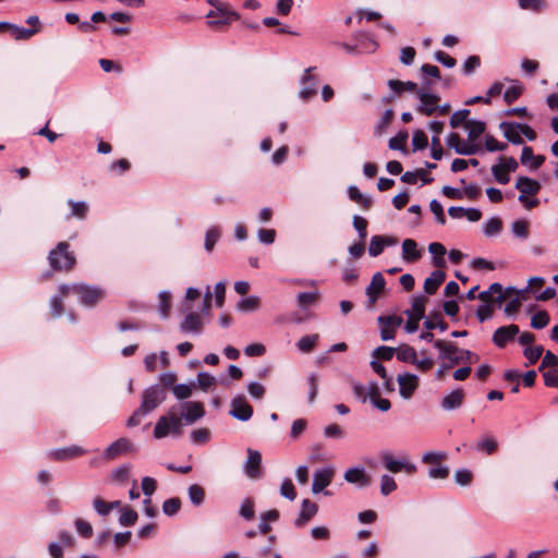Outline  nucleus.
Instances as JSON below:
<instances>
[{"mask_svg":"<svg viewBox=\"0 0 558 558\" xmlns=\"http://www.w3.org/2000/svg\"><path fill=\"white\" fill-rule=\"evenodd\" d=\"M59 290L63 295L76 294L80 303L88 307L95 306L106 296V292L101 288L85 283L62 284Z\"/></svg>","mask_w":558,"mask_h":558,"instance_id":"f257e3e1","label":"nucleus"},{"mask_svg":"<svg viewBox=\"0 0 558 558\" xmlns=\"http://www.w3.org/2000/svg\"><path fill=\"white\" fill-rule=\"evenodd\" d=\"M48 262L54 271H70L76 265L75 255L70 251V244L65 241L59 242L49 252Z\"/></svg>","mask_w":558,"mask_h":558,"instance_id":"f03ea898","label":"nucleus"},{"mask_svg":"<svg viewBox=\"0 0 558 558\" xmlns=\"http://www.w3.org/2000/svg\"><path fill=\"white\" fill-rule=\"evenodd\" d=\"M182 417L178 416L173 409L170 410L166 415H162L158 418L155 428H154V437L157 439H161L167 437L169 434L173 436H181L182 430Z\"/></svg>","mask_w":558,"mask_h":558,"instance_id":"7ed1b4c3","label":"nucleus"},{"mask_svg":"<svg viewBox=\"0 0 558 558\" xmlns=\"http://www.w3.org/2000/svg\"><path fill=\"white\" fill-rule=\"evenodd\" d=\"M434 347L439 350V359L444 361L436 372V377L441 378L446 371L460 363V357L458 356L459 348L454 343L444 340H436Z\"/></svg>","mask_w":558,"mask_h":558,"instance_id":"20e7f679","label":"nucleus"},{"mask_svg":"<svg viewBox=\"0 0 558 558\" xmlns=\"http://www.w3.org/2000/svg\"><path fill=\"white\" fill-rule=\"evenodd\" d=\"M167 398V391L165 387L159 384L147 387L142 393V410H146L149 413L157 409Z\"/></svg>","mask_w":558,"mask_h":558,"instance_id":"39448f33","label":"nucleus"},{"mask_svg":"<svg viewBox=\"0 0 558 558\" xmlns=\"http://www.w3.org/2000/svg\"><path fill=\"white\" fill-rule=\"evenodd\" d=\"M381 463L391 473L405 472L412 475L416 472L417 468L414 463L410 462L407 458L396 459L391 452H384L381 454Z\"/></svg>","mask_w":558,"mask_h":558,"instance_id":"423d86ee","label":"nucleus"},{"mask_svg":"<svg viewBox=\"0 0 558 558\" xmlns=\"http://www.w3.org/2000/svg\"><path fill=\"white\" fill-rule=\"evenodd\" d=\"M207 19H210L208 21V25L210 27H217L220 25H228L232 21H236L240 19V14L235 11H232L229 9L228 4H223L220 8L216 10H210L207 15Z\"/></svg>","mask_w":558,"mask_h":558,"instance_id":"0eeeda50","label":"nucleus"},{"mask_svg":"<svg viewBox=\"0 0 558 558\" xmlns=\"http://www.w3.org/2000/svg\"><path fill=\"white\" fill-rule=\"evenodd\" d=\"M231 409L229 414L234 418L246 422L253 415V408L246 401L244 396H236L231 400Z\"/></svg>","mask_w":558,"mask_h":558,"instance_id":"6e6552de","label":"nucleus"},{"mask_svg":"<svg viewBox=\"0 0 558 558\" xmlns=\"http://www.w3.org/2000/svg\"><path fill=\"white\" fill-rule=\"evenodd\" d=\"M378 323L380 325V338L383 341H388L395 338L396 329L402 324L400 316H379Z\"/></svg>","mask_w":558,"mask_h":558,"instance_id":"1a4fd4ad","label":"nucleus"},{"mask_svg":"<svg viewBox=\"0 0 558 558\" xmlns=\"http://www.w3.org/2000/svg\"><path fill=\"white\" fill-rule=\"evenodd\" d=\"M417 97L421 104L417 106L416 110L420 113L430 117L437 111V104L440 100L437 94L426 93L421 89L417 90Z\"/></svg>","mask_w":558,"mask_h":558,"instance_id":"9d476101","label":"nucleus"},{"mask_svg":"<svg viewBox=\"0 0 558 558\" xmlns=\"http://www.w3.org/2000/svg\"><path fill=\"white\" fill-rule=\"evenodd\" d=\"M181 408V417L184 420L185 424L189 425L194 424L205 415V409L202 402L186 401L182 403Z\"/></svg>","mask_w":558,"mask_h":558,"instance_id":"9b49d317","label":"nucleus"},{"mask_svg":"<svg viewBox=\"0 0 558 558\" xmlns=\"http://www.w3.org/2000/svg\"><path fill=\"white\" fill-rule=\"evenodd\" d=\"M447 145L453 148L457 154L464 156L473 155L480 150L478 145L465 143L461 140L460 135L454 132L448 135Z\"/></svg>","mask_w":558,"mask_h":558,"instance_id":"f8f14e48","label":"nucleus"},{"mask_svg":"<svg viewBox=\"0 0 558 558\" xmlns=\"http://www.w3.org/2000/svg\"><path fill=\"white\" fill-rule=\"evenodd\" d=\"M519 332V326L514 324L499 327L493 335V342L498 348H505Z\"/></svg>","mask_w":558,"mask_h":558,"instance_id":"ddd939ff","label":"nucleus"},{"mask_svg":"<svg viewBox=\"0 0 558 558\" xmlns=\"http://www.w3.org/2000/svg\"><path fill=\"white\" fill-rule=\"evenodd\" d=\"M244 471L251 478H259L262 476V454L259 451L248 448L247 459L244 464Z\"/></svg>","mask_w":558,"mask_h":558,"instance_id":"4468645a","label":"nucleus"},{"mask_svg":"<svg viewBox=\"0 0 558 558\" xmlns=\"http://www.w3.org/2000/svg\"><path fill=\"white\" fill-rule=\"evenodd\" d=\"M86 453V450L77 445L70 447L52 449L48 452V457L54 461H66L81 457Z\"/></svg>","mask_w":558,"mask_h":558,"instance_id":"2eb2a0df","label":"nucleus"},{"mask_svg":"<svg viewBox=\"0 0 558 558\" xmlns=\"http://www.w3.org/2000/svg\"><path fill=\"white\" fill-rule=\"evenodd\" d=\"M399 392L402 398L410 399L418 386V378L414 374L398 375Z\"/></svg>","mask_w":558,"mask_h":558,"instance_id":"dca6fc26","label":"nucleus"},{"mask_svg":"<svg viewBox=\"0 0 558 558\" xmlns=\"http://www.w3.org/2000/svg\"><path fill=\"white\" fill-rule=\"evenodd\" d=\"M335 471L331 468L318 469L314 473L312 492L318 494L330 485Z\"/></svg>","mask_w":558,"mask_h":558,"instance_id":"f3484780","label":"nucleus"},{"mask_svg":"<svg viewBox=\"0 0 558 558\" xmlns=\"http://www.w3.org/2000/svg\"><path fill=\"white\" fill-rule=\"evenodd\" d=\"M386 286V280L381 272H376L372 277V281L369 286L366 288V295L368 298V306H373L377 300L379 294L384 291Z\"/></svg>","mask_w":558,"mask_h":558,"instance_id":"a211bd4d","label":"nucleus"},{"mask_svg":"<svg viewBox=\"0 0 558 558\" xmlns=\"http://www.w3.org/2000/svg\"><path fill=\"white\" fill-rule=\"evenodd\" d=\"M464 399V390L457 388L442 398L440 405L445 411H453L462 407Z\"/></svg>","mask_w":558,"mask_h":558,"instance_id":"6ab92c4d","label":"nucleus"},{"mask_svg":"<svg viewBox=\"0 0 558 558\" xmlns=\"http://www.w3.org/2000/svg\"><path fill=\"white\" fill-rule=\"evenodd\" d=\"M314 70V68H307L305 70V74L302 77V88L300 90V97L303 100L311 99L314 95L317 93V82L314 75L311 74V72Z\"/></svg>","mask_w":558,"mask_h":558,"instance_id":"aec40b11","label":"nucleus"},{"mask_svg":"<svg viewBox=\"0 0 558 558\" xmlns=\"http://www.w3.org/2000/svg\"><path fill=\"white\" fill-rule=\"evenodd\" d=\"M397 244V240L391 236L374 235L372 236L368 245V254L373 257L379 256L386 246Z\"/></svg>","mask_w":558,"mask_h":558,"instance_id":"412c9836","label":"nucleus"},{"mask_svg":"<svg viewBox=\"0 0 558 558\" xmlns=\"http://www.w3.org/2000/svg\"><path fill=\"white\" fill-rule=\"evenodd\" d=\"M318 511L317 504L310 499H303L299 517L294 521L296 527H302L310 521Z\"/></svg>","mask_w":558,"mask_h":558,"instance_id":"4be33fe9","label":"nucleus"},{"mask_svg":"<svg viewBox=\"0 0 558 558\" xmlns=\"http://www.w3.org/2000/svg\"><path fill=\"white\" fill-rule=\"evenodd\" d=\"M132 448V442L126 438H119L113 441L106 450L105 458L107 460L114 459L116 457L128 452Z\"/></svg>","mask_w":558,"mask_h":558,"instance_id":"5701e85b","label":"nucleus"},{"mask_svg":"<svg viewBox=\"0 0 558 558\" xmlns=\"http://www.w3.org/2000/svg\"><path fill=\"white\" fill-rule=\"evenodd\" d=\"M518 122L504 121L499 124V129L502 131L504 136L508 142L513 145H521L523 138L521 137L519 128L515 126Z\"/></svg>","mask_w":558,"mask_h":558,"instance_id":"b1692460","label":"nucleus"},{"mask_svg":"<svg viewBox=\"0 0 558 558\" xmlns=\"http://www.w3.org/2000/svg\"><path fill=\"white\" fill-rule=\"evenodd\" d=\"M541 187L538 181L529 177H520L515 182V189L519 190L521 194H529L530 196L536 195Z\"/></svg>","mask_w":558,"mask_h":558,"instance_id":"393cba45","label":"nucleus"},{"mask_svg":"<svg viewBox=\"0 0 558 558\" xmlns=\"http://www.w3.org/2000/svg\"><path fill=\"white\" fill-rule=\"evenodd\" d=\"M422 257L417 243L412 239H405L402 242V258L407 263L417 262Z\"/></svg>","mask_w":558,"mask_h":558,"instance_id":"a878e982","label":"nucleus"},{"mask_svg":"<svg viewBox=\"0 0 558 558\" xmlns=\"http://www.w3.org/2000/svg\"><path fill=\"white\" fill-rule=\"evenodd\" d=\"M203 322L199 315L195 312L189 313L180 324V329L183 332H201Z\"/></svg>","mask_w":558,"mask_h":558,"instance_id":"bb28decb","label":"nucleus"},{"mask_svg":"<svg viewBox=\"0 0 558 558\" xmlns=\"http://www.w3.org/2000/svg\"><path fill=\"white\" fill-rule=\"evenodd\" d=\"M545 159L546 158L543 155H534L533 148L530 146H524L522 148V154L520 158L521 163L527 165L530 161H532L530 167L533 170H537L538 168H541L545 162Z\"/></svg>","mask_w":558,"mask_h":558,"instance_id":"cd10ccee","label":"nucleus"},{"mask_svg":"<svg viewBox=\"0 0 558 558\" xmlns=\"http://www.w3.org/2000/svg\"><path fill=\"white\" fill-rule=\"evenodd\" d=\"M446 279V274L442 270H434L432 275L426 278L424 282V290L427 294L433 295L437 292L438 288Z\"/></svg>","mask_w":558,"mask_h":558,"instance_id":"c85d7f7f","label":"nucleus"},{"mask_svg":"<svg viewBox=\"0 0 558 558\" xmlns=\"http://www.w3.org/2000/svg\"><path fill=\"white\" fill-rule=\"evenodd\" d=\"M344 480L349 483L368 485L369 478L363 468H350L344 473Z\"/></svg>","mask_w":558,"mask_h":558,"instance_id":"c756f323","label":"nucleus"},{"mask_svg":"<svg viewBox=\"0 0 558 558\" xmlns=\"http://www.w3.org/2000/svg\"><path fill=\"white\" fill-rule=\"evenodd\" d=\"M8 32L15 40H27L40 32L39 27L25 28L10 23Z\"/></svg>","mask_w":558,"mask_h":558,"instance_id":"7c9ffc66","label":"nucleus"},{"mask_svg":"<svg viewBox=\"0 0 558 558\" xmlns=\"http://www.w3.org/2000/svg\"><path fill=\"white\" fill-rule=\"evenodd\" d=\"M349 198L359 205L365 210H368L373 206V199L369 196H365L361 193L357 186L350 185L348 187Z\"/></svg>","mask_w":558,"mask_h":558,"instance_id":"2f4dec72","label":"nucleus"},{"mask_svg":"<svg viewBox=\"0 0 558 558\" xmlns=\"http://www.w3.org/2000/svg\"><path fill=\"white\" fill-rule=\"evenodd\" d=\"M68 205L71 208L69 217H75V218H78V219H82V220L87 217L89 207H88V204L86 202H83V201L75 202L73 199H69L68 201Z\"/></svg>","mask_w":558,"mask_h":558,"instance_id":"473e14b6","label":"nucleus"},{"mask_svg":"<svg viewBox=\"0 0 558 558\" xmlns=\"http://www.w3.org/2000/svg\"><path fill=\"white\" fill-rule=\"evenodd\" d=\"M465 126L469 131L468 137L471 142L477 140L486 129L485 122L478 120H468Z\"/></svg>","mask_w":558,"mask_h":558,"instance_id":"72a5a7b5","label":"nucleus"},{"mask_svg":"<svg viewBox=\"0 0 558 558\" xmlns=\"http://www.w3.org/2000/svg\"><path fill=\"white\" fill-rule=\"evenodd\" d=\"M424 327L428 330L438 328L440 331H446L448 324L442 319L440 312H435L424 322Z\"/></svg>","mask_w":558,"mask_h":558,"instance_id":"f704fd0d","label":"nucleus"},{"mask_svg":"<svg viewBox=\"0 0 558 558\" xmlns=\"http://www.w3.org/2000/svg\"><path fill=\"white\" fill-rule=\"evenodd\" d=\"M397 359L401 362L414 364L416 362V351L414 348L404 344L396 349Z\"/></svg>","mask_w":558,"mask_h":558,"instance_id":"c9c22d12","label":"nucleus"},{"mask_svg":"<svg viewBox=\"0 0 558 558\" xmlns=\"http://www.w3.org/2000/svg\"><path fill=\"white\" fill-rule=\"evenodd\" d=\"M429 253L434 256V265L442 267L445 265L444 255L446 254V247L438 242H433L428 245Z\"/></svg>","mask_w":558,"mask_h":558,"instance_id":"e433bc0d","label":"nucleus"},{"mask_svg":"<svg viewBox=\"0 0 558 558\" xmlns=\"http://www.w3.org/2000/svg\"><path fill=\"white\" fill-rule=\"evenodd\" d=\"M388 86L397 94H401L404 90L417 92V84L412 81L402 82L399 80H389Z\"/></svg>","mask_w":558,"mask_h":558,"instance_id":"4c0bfd02","label":"nucleus"},{"mask_svg":"<svg viewBox=\"0 0 558 558\" xmlns=\"http://www.w3.org/2000/svg\"><path fill=\"white\" fill-rule=\"evenodd\" d=\"M502 230V220L499 217L489 218L483 227L486 236H495Z\"/></svg>","mask_w":558,"mask_h":558,"instance_id":"58836bf2","label":"nucleus"},{"mask_svg":"<svg viewBox=\"0 0 558 558\" xmlns=\"http://www.w3.org/2000/svg\"><path fill=\"white\" fill-rule=\"evenodd\" d=\"M187 494L191 502L196 507L201 506L205 500V489L198 484L190 485Z\"/></svg>","mask_w":558,"mask_h":558,"instance_id":"ea45409f","label":"nucleus"},{"mask_svg":"<svg viewBox=\"0 0 558 558\" xmlns=\"http://www.w3.org/2000/svg\"><path fill=\"white\" fill-rule=\"evenodd\" d=\"M393 117H395L393 110L387 109L374 128L375 134L381 135L390 125Z\"/></svg>","mask_w":558,"mask_h":558,"instance_id":"a19ab883","label":"nucleus"},{"mask_svg":"<svg viewBox=\"0 0 558 558\" xmlns=\"http://www.w3.org/2000/svg\"><path fill=\"white\" fill-rule=\"evenodd\" d=\"M159 302H158V311L162 318H167L169 316V312L171 308V294L167 291H161L159 293Z\"/></svg>","mask_w":558,"mask_h":558,"instance_id":"79ce46f5","label":"nucleus"},{"mask_svg":"<svg viewBox=\"0 0 558 558\" xmlns=\"http://www.w3.org/2000/svg\"><path fill=\"white\" fill-rule=\"evenodd\" d=\"M426 298L423 295L415 296L412 302V311L407 312L408 315H413L416 319H422L425 315Z\"/></svg>","mask_w":558,"mask_h":558,"instance_id":"37998d69","label":"nucleus"},{"mask_svg":"<svg viewBox=\"0 0 558 558\" xmlns=\"http://www.w3.org/2000/svg\"><path fill=\"white\" fill-rule=\"evenodd\" d=\"M511 230L514 236L526 239L529 236V221L524 219H517L512 222Z\"/></svg>","mask_w":558,"mask_h":558,"instance_id":"c03bdc74","label":"nucleus"},{"mask_svg":"<svg viewBox=\"0 0 558 558\" xmlns=\"http://www.w3.org/2000/svg\"><path fill=\"white\" fill-rule=\"evenodd\" d=\"M120 505V501L107 502L100 497L94 499V508L100 515H107L109 512Z\"/></svg>","mask_w":558,"mask_h":558,"instance_id":"a18cd8bd","label":"nucleus"},{"mask_svg":"<svg viewBox=\"0 0 558 558\" xmlns=\"http://www.w3.org/2000/svg\"><path fill=\"white\" fill-rule=\"evenodd\" d=\"M181 509V499L179 497H172L163 501L162 511L166 515L172 517L177 514Z\"/></svg>","mask_w":558,"mask_h":558,"instance_id":"49530a36","label":"nucleus"},{"mask_svg":"<svg viewBox=\"0 0 558 558\" xmlns=\"http://www.w3.org/2000/svg\"><path fill=\"white\" fill-rule=\"evenodd\" d=\"M544 348L542 345L526 347L523 350V355L527 360V365H534L543 355Z\"/></svg>","mask_w":558,"mask_h":558,"instance_id":"de8ad7c7","label":"nucleus"},{"mask_svg":"<svg viewBox=\"0 0 558 558\" xmlns=\"http://www.w3.org/2000/svg\"><path fill=\"white\" fill-rule=\"evenodd\" d=\"M523 94V86L521 84H515L508 87L504 94V100L507 105H511L517 99H519Z\"/></svg>","mask_w":558,"mask_h":558,"instance_id":"09e8293b","label":"nucleus"},{"mask_svg":"<svg viewBox=\"0 0 558 558\" xmlns=\"http://www.w3.org/2000/svg\"><path fill=\"white\" fill-rule=\"evenodd\" d=\"M318 296L319 294L317 291L300 292L298 294V305L301 308H307L318 300Z\"/></svg>","mask_w":558,"mask_h":558,"instance_id":"8fccbe9b","label":"nucleus"},{"mask_svg":"<svg viewBox=\"0 0 558 558\" xmlns=\"http://www.w3.org/2000/svg\"><path fill=\"white\" fill-rule=\"evenodd\" d=\"M549 314L546 311H538L531 318V327L543 329L549 324Z\"/></svg>","mask_w":558,"mask_h":558,"instance_id":"3c124183","label":"nucleus"},{"mask_svg":"<svg viewBox=\"0 0 558 558\" xmlns=\"http://www.w3.org/2000/svg\"><path fill=\"white\" fill-rule=\"evenodd\" d=\"M137 512L131 508H123L119 518V522L123 526H132L137 521Z\"/></svg>","mask_w":558,"mask_h":558,"instance_id":"603ef678","label":"nucleus"},{"mask_svg":"<svg viewBox=\"0 0 558 558\" xmlns=\"http://www.w3.org/2000/svg\"><path fill=\"white\" fill-rule=\"evenodd\" d=\"M397 489V483L395 478L388 474H384L380 477V493L384 496L390 495Z\"/></svg>","mask_w":558,"mask_h":558,"instance_id":"864d4df0","label":"nucleus"},{"mask_svg":"<svg viewBox=\"0 0 558 558\" xmlns=\"http://www.w3.org/2000/svg\"><path fill=\"white\" fill-rule=\"evenodd\" d=\"M317 340L318 335L304 336L298 341L296 347L302 352H311L315 348Z\"/></svg>","mask_w":558,"mask_h":558,"instance_id":"5fc2aeb1","label":"nucleus"},{"mask_svg":"<svg viewBox=\"0 0 558 558\" xmlns=\"http://www.w3.org/2000/svg\"><path fill=\"white\" fill-rule=\"evenodd\" d=\"M407 140H408V132L407 131L399 132L396 136H393L389 140L388 146L392 150H404Z\"/></svg>","mask_w":558,"mask_h":558,"instance_id":"6e6d98bb","label":"nucleus"},{"mask_svg":"<svg viewBox=\"0 0 558 558\" xmlns=\"http://www.w3.org/2000/svg\"><path fill=\"white\" fill-rule=\"evenodd\" d=\"M220 238V231L217 227H211L206 231L205 234V250L211 252L215 244Z\"/></svg>","mask_w":558,"mask_h":558,"instance_id":"4d7b16f0","label":"nucleus"},{"mask_svg":"<svg viewBox=\"0 0 558 558\" xmlns=\"http://www.w3.org/2000/svg\"><path fill=\"white\" fill-rule=\"evenodd\" d=\"M519 5L523 10L541 12L547 7L546 0H518Z\"/></svg>","mask_w":558,"mask_h":558,"instance_id":"13d9d810","label":"nucleus"},{"mask_svg":"<svg viewBox=\"0 0 558 558\" xmlns=\"http://www.w3.org/2000/svg\"><path fill=\"white\" fill-rule=\"evenodd\" d=\"M497 441L492 437H485L476 445L477 450L486 452L487 454H493L497 450Z\"/></svg>","mask_w":558,"mask_h":558,"instance_id":"bf43d9fd","label":"nucleus"},{"mask_svg":"<svg viewBox=\"0 0 558 558\" xmlns=\"http://www.w3.org/2000/svg\"><path fill=\"white\" fill-rule=\"evenodd\" d=\"M412 145L414 150L425 149L428 145V138L424 131L416 130L413 133Z\"/></svg>","mask_w":558,"mask_h":558,"instance_id":"052dcab7","label":"nucleus"},{"mask_svg":"<svg viewBox=\"0 0 558 558\" xmlns=\"http://www.w3.org/2000/svg\"><path fill=\"white\" fill-rule=\"evenodd\" d=\"M193 387H194V384H192V385L178 384V385L173 386L172 392L178 400H184V399H187L192 395Z\"/></svg>","mask_w":558,"mask_h":558,"instance_id":"680f3d73","label":"nucleus"},{"mask_svg":"<svg viewBox=\"0 0 558 558\" xmlns=\"http://www.w3.org/2000/svg\"><path fill=\"white\" fill-rule=\"evenodd\" d=\"M492 173L499 184H507L510 181V173L499 163L492 167Z\"/></svg>","mask_w":558,"mask_h":558,"instance_id":"e2e57ef3","label":"nucleus"},{"mask_svg":"<svg viewBox=\"0 0 558 558\" xmlns=\"http://www.w3.org/2000/svg\"><path fill=\"white\" fill-rule=\"evenodd\" d=\"M240 515L245 520L250 521L255 517L254 510V500L252 498H246L243 500L240 507Z\"/></svg>","mask_w":558,"mask_h":558,"instance_id":"0e129e2a","label":"nucleus"},{"mask_svg":"<svg viewBox=\"0 0 558 558\" xmlns=\"http://www.w3.org/2000/svg\"><path fill=\"white\" fill-rule=\"evenodd\" d=\"M280 494L291 501L296 498V490L290 478H284L282 481L280 486Z\"/></svg>","mask_w":558,"mask_h":558,"instance_id":"69168bd1","label":"nucleus"},{"mask_svg":"<svg viewBox=\"0 0 558 558\" xmlns=\"http://www.w3.org/2000/svg\"><path fill=\"white\" fill-rule=\"evenodd\" d=\"M454 481L461 486H468L473 481V474L468 469H459L454 473Z\"/></svg>","mask_w":558,"mask_h":558,"instance_id":"338daca9","label":"nucleus"},{"mask_svg":"<svg viewBox=\"0 0 558 558\" xmlns=\"http://www.w3.org/2000/svg\"><path fill=\"white\" fill-rule=\"evenodd\" d=\"M259 305V299L257 296L251 295L242 299L238 303V308L240 311H255Z\"/></svg>","mask_w":558,"mask_h":558,"instance_id":"774afa93","label":"nucleus"}]
</instances>
